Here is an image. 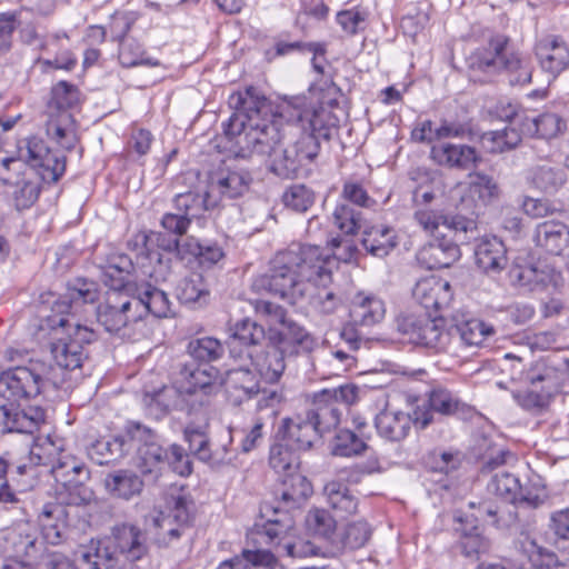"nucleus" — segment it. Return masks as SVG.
<instances>
[{
  "label": "nucleus",
  "mask_w": 569,
  "mask_h": 569,
  "mask_svg": "<svg viewBox=\"0 0 569 569\" xmlns=\"http://www.w3.org/2000/svg\"><path fill=\"white\" fill-rule=\"evenodd\" d=\"M310 480L299 470L282 475L279 498L274 502L260 506L254 533L258 540L274 547L282 555L301 558L312 551L311 545L295 537L296 512L299 511L312 495Z\"/></svg>",
  "instance_id": "1"
},
{
  "label": "nucleus",
  "mask_w": 569,
  "mask_h": 569,
  "mask_svg": "<svg viewBox=\"0 0 569 569\" xmlns=\"http://www.w3.org/2000/svg\"><path fill=\"white\" fill-rule=\"evenodd\" d=\"M288 127L295 131L296 139L289 146L305 169L312 173L321 151V142L331 138L338 118L323 104L312 103L306 94L284 96Z\"/></svg>",
  "instance_id": "2"
},
{
  "label": "nucleus",
  "mask_w": 569,
  "mask_h": 569,
  "mask_svg": "<svg viewBox=\"0 0 569 569\" xmlns=\"http://www.w3.org/2000/svg\"><path fill=\"white\" fill-rule=\"evenodd\" d=\"M246 96L250 106H258L253 110L250 129L243 136V157L250 154L270 156L281 143L284 137L283 120L288 121L287 103L282 112L273 110L272 102L254 86L246 87Z\"/></svg>",
  "instance_id": "3"
},
{
  "label": "nucleus",
  "mask_w": 569,
  "mask_h": 569,
  "mask_svg": "<svg viewBox=\"0 0 569 569\" xmlns=\"http://www.w3.org/2000/svg\"><path fill=\"white\" fill-rule=\"evenodd\" d=\"M47 321L52 329L50 351L56 363L67 370L80 368L87 358L86 346L97 339L94 330L66 316H51Z\"/></svg>",
  "instance_id": "4"
},
{
  "label": "nucleus",
  "mask_w": 569,
  "mask_h": 569,
  "mask_svg": "<svg viewBox=\"0 0 569 569\" xmlns=\"http://www.w3.org/2000/svg\"><path fill=\"white\" fill-rule=\"evenodd\" d=\"M302 281L309 286H326L332 283V274L339 269L340 262H351L357 256L355 244H347L343 254L330 253L316 244H297L288 249Z\"/></svg>",
  "instance_id": "5"
},
{
  "label": "nucleus",
  "mask_w": 569,
  "mask_h": 569,
  "mask_svg": "<svg viewBox=\"0 0 569 569\" xmlns=\"http://www.w3.org/2000/svg\"><path fill=\"white\" fill-rule=\"evenodd\" d=\"M359 388L346 383L335 388H323L306 395L303 413L320 429L322 435L336 430L349 407L358 400Z\"/></svg>",
  "instance_id": "6"
},
{
  "label": "nucleus",
  "mask_w": 569,
  "mask_h": 569,
  "mask_svg": "<svg viewBox=\"0 0 569 569\" xmlns=\"http://www.w3.org/2000/svg\"><path fill=\"white\" fill-rule=\"evenodd\" d=\"M288 250L278 252L270 261L268 270L257 276L252 281V290L257 293H268L297 305L308 295L309 286L301 280Z\"/></svg>",
  "instance_id": "7"
},
{
  "label": "nucleus",
  "mask_w": 569,
  "mask_h": 569,
  "mask_svg": "<svg viewBox=\"0 0 569 569\" xmlns=\"http://www.w3.org/2000/svg\"><path fill=\"white\" fill-rule=\"evenodd\" d=\"M392 327L401 341L417 348L440 352L449 345L443 315L400 311L395 316Z\"/></svg>",
  "instance_id": "8"
},
{
  "label": "nucleus",
  "mask_w": 569,
  "mask_h": 569,
  "mask_svg": "<svg viewBox=\"0 0 569 569\" xmlns=\"http://www.w3.org/2000/svg\"><path fill=\"white\" fill-rule=\"evenodd\" d=\"M51 363L41 359H29L23 366L9 368L0 373V392L7 402L31 400L49 385H57Z\"/></svg>",
  "instance_id": "9"
},
{
  "label": "nucleus",
  "mask_w": 569,
  "mask_h": 569,
  "mask_svg": "<svg viewBox=\"0 0 569 569\" xmlns=\"http://www.w3.org/2000/svg\"><path fill=\"white\" fill-rule=\"evenodd\" d=\"M508 277L513 287L531 293L553 295L563 286L562 273L541 260L517 258L509 268Z\"/></svg>",
  "instance_id": "10"
},
{
  "label": "nucleus",
  "mask_w": 569,
  "mask_h": 569,
  "mask_svg": "<svg viewBox=\"0 0 569 569\" xmlns=\"http://www.w3.org/2000/svg\"><path fill=\"white\" fill-rule=\"evenodd\" d=\"M556 372V369L539 360L531 363L525 372V380L532 388L513 392L517 405L529 412L537 413L545 410L552 397L560 392Z\"/></svg>",
  "instance_id": "11"
},
{
  "label": "nucleus",
  "mask_w": 569,
  "mask_h": 569,
  "mask_svg": "<svg viewBox=\"0 0 569 569\" xmlns=\"http://www.w3.org/2000/svg\"><path fill=\"white\" fill-rule=\"evenodd\" d=\"M18 152L43 182L54 183L66 171V156L52 151L41 137L31 136L20 140Z\"/></svg>",
  "instance_id": "12"
},
{
  "label": "nucleus",
  "mask_w": 569,
  "mask_h": 569,
  "mask_svg": "<svg viewBox=\"0 0 569 569\" xmlns=\"http://www.w3.org/2000/svg\"><path fill=\"white\" fill-rule=\"evenodd\" d=\"M142 306V298L128 293L127 290H107L103 299L96 308L97 321L108 332H118L133 319L138 321L141 316H134Z\"/></svg>",
  "instance_id": "13"
},
{
  "label": "nucleus",
  "mask_w": 569,
  "mask_h": 569,
  "mask_svg": "<svg viewBox=\"0 0 569 569\" xmlns=\"http://www.w3.org/2000/svg\"><path fill=\"white\" fill-rule=\"evenodd\" d=\"M473 411L472 406L461 401L450 390L436 387L428 391L427 400L413 409V425L426 429L433 422V413L466 419L471 417Z\"/></svg>",
  "instance_id": "14"
},
{
  "label": "nucleus",
  "mask_w": 569,
  "mask_h": 569,
  "mask_svg": "<svg viewBox=\"0 0 569 569\" xmlns=\"http://www.w3.org/2000/svg\"><path fill=\"white\" fill-rule=\"evenodd\" d=\"M510 38L502 33L491 36L486 46L477 48L468 58V67L476 74L483 77L481 83L493 82L496 77L502 73L505 59L508 54Z\"/></svg>",
  "instance_id": "15"
},
{
  "label": "nucleus",
  "mask_w": 569,
  "mask_h": 569,
  "mask_svg": "<svg viewBox=\"0 0 569 569\" xmlns=\"http://www.w3.org/2000/svg\"><path fill=\"white\" fill-rule=\"evenodd\" d=\"M417 223L425 231L435 237L438 232H455L461 243H467L478 236L477 214L463 216L456 213L452 216L438 214L430 210H417L413 214Z\"/></svg>",
  "instance_id": "16"
},
{
  "label": "nucleus",
  "mask_w": 569,
  "mask_h": 569,
  "mask_svg": "<svg viewBox=\"0 0 569 569\" xmlns=\"http://www.w3.org/2000/svg\"><path fill=\"white\" fill-rule=\"evenodd\" d=\"M268 341L279 346L289 357L311 353L317 339L302 325L290 317H282L278 326L269 327Z\"/></svg>",
  "instance_id": "17"
},
{
  "label": "nucleus",
  "mask_w": 569,
  "mask_h": 569,
  "mask_svg": "<svg viewBox=\"0 0 569 569\" xmlns=\"http://www.w3.org/2000/svg\"><path fill=\"white\" fill-rule=\"evenodd\" d=\"M221 370L217 367H204L187 359L179 363L178 389L180 393L209 397L217 395L220 387Z\"/></svg>",
  "instance_id": "18"
},
{
  "label": "nucleus",
  "mask_w": 569,
  "mask_h": 569,
  "mask_svg": "<svg viewBox=\"0 0 569 569\" xmlns=\"http://www.w3.org/2000/svg\"><path fill=\"white\" fill-rule=\"evenodd\" d=\"M458 242L455 232H438L418 250L417 262L427 270L449 268L461 256Z\"/></svg>",
  "instance_id": "19"
},
{
  "label": "nucleus",
  "mask_w": 569,
  "mask_h": 569,
  "mask_svg": "<svg viewBox=\"0 0 569 569\" xmlns=\"http://www.w3.org/2000/svg\"><path fill=\"white\" fill-rule=\"evenodd\" d=\"M277 438L287 441L299 451H309L322 443L325 435L303 413L284 417L277 427Z\"/></svg>",
  "instance_id": "20"
},
{
  "label": "nucleus",
  "mask_w": 569,
  "mask_h": 569,
  "mask_svg": "<svg viewBox=\"0 0 569 569\" xmlns=\"http://www.w3.org/2000/svg\"><path fill=\"white\" fill-rule=\"evenodd\" d=\"M246 88L229 96L228 103L233 109L231 116L221 123L222 134L226 140L238 147V154L243 157V142L242 138L250 129L251 118H253V110L258 106H250L249 97L244 94Z\"/></svg>",
  "instance_id": "21"
},
{
  "label": "nucleus",
  "mask_w": 569,
  "mask_h": 569,
  "mask_svg": "<svg viewBox=\"0 0 569 569\" xmlns=\"http://www.w3.org/2000/svg\"><path fill=\"white\" fill-rule=\"evenodd\" d=\"M430 159L437 166L470 172L478 169L482 154L476 147L466 143L442 142L430 148Z\"/></svg>",
  "instance_id": "22"
},
{
  "label": "nucleus",
  "mask_w": 569,
  "mask_h": 569,
  "mask_svg": "<svg viewBox=\"0 0 569 569\" xmlns=\"http://www.w3.org/2000/svg\"><path fill=\"white\" fill-rule=\"evenodd\" d=\"M251 181L247 170L220 167L209 176L208 196L211 199H217L218 196L220 200L237 199L249 190Z\"/></svg>",
  "instance_id": "23"
},
{
  "label": "nucleus",
  "mask_w": 569,
  "mask_h": 569,
  "mask_svg": "<svg viewBox=\"0 0 569 569\" xmlns=\"http://www.w3.org/2000/svg\"><path fill=\"white\" fill-rule=\"evenodd\" d=\"M44 410L39 406L21 407L12 402L0 403V431L33 433L44 422Z\"/></svg>",
  "instance_id": "24"
},
{
  "label": "nucleus",
  "mask_w": 569,
  "mask_h": 569,
  "mask_svg": "<svg viewBox=\"0 0 569 569\" xmlns=\"http://www.w3.org/2000/svg\"><path fill=\"white\" fill-rule=\"evenodd\" d=\"M99 297L98 282L77 277L67 282L64 295L54 302L52 310L57 316H73L82 306L97 302Z\"/></svg>",
  "instance_id": "25"
},
{
  "label": "nucleus",
  "mask_w": 569,
  "mask_h": 569,
  "mask_svg": "<svg viewBox=\"0 0 569 569\" xmlns=\"http://www.w3.org/2000/svg\"><path fill=\"white\" fill-rule=\"evenodd\" d=\"M34 512L43 540L52 546L62 543L68 521L67 508L58 500L38 501Z\"/></svg>",
  "instance_id": "26"
},
{
  "label": "nucleus",
  "mask_w": 569,
  "mask_h": 569,
  "mask_svg": "<svg viewBox=\"0 0 569 569\" xmlns=\"http://www.w3.org/2000/svg\"><path fill=\"white\" fill-rule=\"evenodd\" d=\"M535 54L541 69L556 79L569 68V46L559 34L541 38L535 47Z\"/></svg>",
  "instance_id": "27"
},
{
  "label": "nucleus",
  "mask_w": 569,
  "mask_h": 569,
  "mask_svg": "<svg viewBox=\"0 0 569 569\" xmlns=\"http://www.w3.org/2000/svg\"><path fill=\"white\" fill-rule=\"evenodd\" d=\"M181 262L188 267L211 269L224 257L223 248L216 240L198 239L193 236L183 238Z\"/></svg>",
  "instance_id": "28"
},
{
  "label": "nucleus",
  "mask_w": 569,
  "mask_h": 569,
  "mask_svg": "<svg viewBox=\"0 0 569 569\" xmlns=\"http://www.w3.org/2000/svg\"><path fill=\"white\" fill-rule=\"evenodd\" d=\"M251 366L262 382L277 385L286 370V357H289L279 346L270 341L259 350L249 353Z\"/></svg>",
  "instance_id": "29"
},
{
  "label": "nucleus",
  "mask_w": 569,
  "mask_h": 569,
  "mask_svg": "<svg viewBox=\"0 0 569 569\" xmlns=\"http://www.w3.org/2000/svg\"><path fill=\"white\" fill-rule=\"evenodd\" d=\"M413 299L426 309L440 311L449 306L453 293L447 280L437 277H427L417 281L412 289Z\"/></svg>",
  "instance_id": "30"
},
{
  "label": "nucleus",
  "mask_w": 569,
  "mask_h": 569,
  "mask_svg": "<svg viewBox=\"0 0 569 569\" xmlns=\"http://www.w3.org/2000/svg\"><path fill=\"white\" fill-rule=\"evenodd\" d=\"M476 266L487 276L495 277L508 266L507 248L496 237H483L473 249Z\"/></svg>",
  "instance_id": "31"
},
{
  "label": "nucleus",
  "mask_w": 569,
  "mask_h": 569,
  "mask_svg": "<svg viewBox=\"0 0 569 569\" xmlns=\"http://www.w3.org/2000/svg\"><path fill=\"white\" fill-rule=\"evenodd\" d=\"M532 242L541 252L560 256L569 249V227L559 220H545L535 227Z\"/></svg>",
  "instance_id": "32"
},
{
  "label": "nucleus",
  "mask_w": 569,
  "mask_h": 569,
  "mask_svg": "<svg viewBox=\"0 0 569 569\" xmlns=\"http://www.w3.org/2000/svg\"><path fill=\"white\" fill-rule=\"evenodd\" d=\"M446 331L451 337H459L467 347H478L488 338L496 333L492 325L481 319L467 315H456L452 318L451 326L446 325Z\"/></svg>",
  "instance_id": "33"
},
{
  "label": "nucleus",
  "mask_w": 569,
  "mask_h": 569,
  "mask_svg": "<svg viewBox=\"0 0 569 569\" xmlns=\"http://www.w3.org/2000/svg\"><path fill=\"white\" fill-rule=\"evenodd\" d=\"M170 446L158 441L153 431L144 426V479L158 482L168 475Z\"/></svg>",
  "instance_id": "34"
},
{
  "label": "nucleus",
  "mask_w": 569,
  "mask_h": 569,
  "mask_svg": "<svg viewBox=\"0 0 569 569\" xmlns=\"http://www.w3.org/2000/svg\"><path fill=\"white\" fill-rule=\"evenodd\" d=\"M398 234L393 227L373 224L362 231L361 246L375 258H386L398 247Z\"/></svg>",
  "instance_id": "35"
},
{
  "label": "nucleus",
  "mask_w": 569,
  "mask_h": 569,
  "mask_svg": "<svg viewBox=\"0 0 569 569\" xmlns=\"http://www.w3.org/2000/svg\"><path fill=\"white\" fill-rule=\"evenodd\" d=\"M81 569H112L118 562L117 548L111 539L91 540L80 550Z\"/></svg>",
  "instance_id": "36"
},
{
  "label": "nucleus",
  "mask_w": 569,
  "mask_h": 569,
  "mask_svg": "<svg viewBox=\"0 0 569 569\" xmlns=\"http://www.w3.org/2000/svg\"><path fill=\"white\" fill-rule=\"evenodd\" d=\"M413 423V413H407L400 410L392 411L385 409L375 418V427L380 437L389 441L403 440Z\"/></svg>",
  "instance_id": "37"
},
{
  "label": "nucleus",
  "mask_w": 569,
  "mask_h": 569,
  "mask_svg": "<svg viewBox=\"0 0 569 569\" xmlns=\"http://www.w3.org/2000/svg\"><path fill=\"white\" fill-rule=\"evenodd\" d=\"M386 313L385 302L373 293L358 292L350 307V319L360 326L370 327L380 322Z\"/></svg>",
  "instance_id": "38"
},
{
  "label": "nucleus",
  "mask_w": 569,
  "mask_h": 569,
  "mask_svg": "<svg viewBox=\"0 0 569 569\" xmlns=\"http://www.w3.org/2000/svg\"><path fill=\"white\" fill-rule=\"evenodd\" d=\"M50 465L51 473L59 485L70 483L73 480L88 481L90 479V471L86 463L66 450H59L56 457L50 460Z\"/></svg>",
  "instance_id": "39"
},
{
  "label": "nucleus",
  "mask_w": 569,
  "mask_h": 569,
  "mask_svg": "<svg viewBox=\"0 0 569 569\" xmlns=\"http://www.w3.org/2000/svg\"><path fill=\"white\" fill-rule=\"evenodd\" d=\"M148 242L149 237L144 233V261H148L149 263L156 262L162 277L170 271L171 257H174L181 262L180 251L182 249L183 239H178L174 236L166 237L159 234L157 238V244L162 252L150 249L148 247Z\"/></svg>",
  "instance_id": "40"
},
{
  "label": "nucleus",
  "mask_w": 569,
  "mask_h": 569,
  "mask_svg": "<svg viewBox=\"0 0 569 569\" xmlns=\"http://www.w3.org/2000/svg\"><path fill=\"white\" fill-rule=\"evenodd\" d=\"M269 171L276 177L287 180L310 176L309 169H305L289 144L286 148L278 147L269 156Z\"/></svg>",
  "instance_id": "41"
},
{
  "label": "nucleus",
  "mask_w": 569,
  "mask_h": 569,
  "mask_svg": "<svg viewBox=\"0 0 569 569\" xmlns=\"http://www.w3.org/2000/svg\"><path fill=\"white\" fill-rule=\"evenodd\" d=\"M223 343L211 336L191 338L186 346L188 359L204 367H216L224 356Z\"/></svg>",
  "instance_id": "42"
},
{
  "label": "nucleus",
  "mask_w": 569,
  "mask_h": 569,
  "mask_svg": "<svg viewBox=\"0 0 569 569\" xmlns=\"http://www.w3.org/2000/svg\"><path fill=\"white\" fill-rule=\"evenodd\" d=\"M210 290L201 273L184 277L177 287V298L192 309L206 307L210 302Z\"/></svg>",
  "instance_id": "43"
},
{
  "label": "nucleus",
  "mask_w": 569,
  "mask_h": 569,
  "mask_svg": "<svg viewBox=\"0 0 569 569\" xmlns=\"http://www.w3.org/2000/svg\"><path fill=\"white\" fill-rule=\"evenodd\" d=\"M299 452L287 441L279 440L277 432H274L269 448V466L277 473L281 475L299 470L301 463Z\"/></svg>",
  "instance_id": "44"
},
{
  "label": "nucleus",
  "mask_w": 569,
  "mask_h": 569,
  "mask_svg": "<svg viewBox=\"0 0 569 569\" xmlns=\"http://www.w3.org/2000/svg\"><path fill=\"white\" fill-rule=\"evenodd\" d=\"M527 179L532 188L546 194H555L567 181V174L561 167L540 164L529 170Z\"/></svg>",
  "instance_id": "45"
},
{
  "label": "nucleus",
  "mask_w": 569,
  "mask_h": 569,
  "mask_svg": "<svg viewBox=\"0 0 569 569\" xmlns=\"http://www.w3.org/2000/svg\"><path fill=\"white\" fill-rule=\"evenodd\" d=\"M323 493L337 516L346 518L356 513L359 500L346 483L339 480L329 481L323 488Z\"/></svg>",
  "instance_id": "46"
},
{
  "label": "nucleus",
  "mask_w": 569,
  "mask_h": 569,
  "mask_svg": "<svg viewBox=\"0 0 569 569\" xmlns=\"http://www.w3.org/2000/svg\"><path fill=\"white\" fill-rule=\"evenodd\" d=\"M167 507L169 509L168 516H163L161 519H154V522L160 528L164 527V523L169 525L174 521L179 527H189L194 519V501L188 493L171 495L167 499Z\"/></svg>",
  "instance_id": "47"
},
{
  "label": "nucleus",
  "mask_w": 569,
  "mask_h": 569,
  "mask_svg": "<svg viewBox=\"0 0 569 569\" xmlns=\"http://www.w3.org/2000/svg\"><path fill=\"white\" fill-rule=\"evenodd\" d=\"M173 204L177 211L187 217L191 222L193 219L202 217L204 211L213 209L218 204V200L211 199L208 196V190L204 193L187 191L177 194L173 199Z\"/></svg>",
  "instance_id": "48"
},
{
  "label": "nucleus",
  "mask_w": 569,
  "mask_h": 569,
  "mask_svg": "<svg viewBox=\"0 0 569 569\" xmlns=\"http://www.w3.org/2000/svg\"><path fill=\"white\" fill-rule=\"evenodd\" d=\"M502 72L508 77L511 87L527 86L532 81L533 64L530 57L522 54L520 51L508 50L505 59Z\"/></svg>",
  "instance_id": "49"
},
{
  "label": "nucleus",
  "mask_w": 569,
  "mask_h": 569,
  "mask_svg": "<svg viewBox=\"0 0 569 569\" xmlns=\"http://www.w3.org/2000/svg\"><path fill=\"white\" fill-rule=\"evenodd\" d=\"M111 539L117 548V555H127L130 560H139L142 556L140 546V529L130 523L116 526L112 530Z\"/></svg>",
  "instance_id": "50"
},
{
  "label": "nucleus",
  "mask_w": 569,
  "mask_h": 569,
  "mask_svg": "<svg viewBox=\"0 0 569 569\" xmlns=\"http://www.w3.org/2000/svg\"><path fill=\"white\" fill-rule=\"evenodd\" d=\"M567 128L566 121L553 112H543L536 118H526L522 130L531 137L551 139L563 132Z\"/></svg>",
  "instance_id": "51"
},
{
  "label": "nucleus",
  "mask_w": 569,
  "mask_h": 569,
  "mask_svg": "<svg viewBox=\"0 0 569 569\" xmlns=\"http://www.w3.org/2000/svg\"><path fill=\"white\" fill-rule=\"evenodd\" d=\"M46 130L49 137L67 151L76 147L77 138L73 129L72 117L69 111L50 116Z\"/></svg>",
  "instance_id": "52"
},
{
  "label": "nucleus",
  "mask_w": 569,
  "mask_h": 569,
  "mask_svg": "<svg viewBox=\"0 0 569 569\" xmlns=\"http://www.w3.org/2000/svg\"><path fill=\"white\" fill-rule=\"evenodd\" d=\"M520 550L528 558L533 569H569L565 563L560 562L558 556L541 546L529 536H525L520 541Z\"/></svg>",
  "instance_id": "53"
},
{
  "label": "nucleus",
  "mask_w": 569,
  "mask_h": 569,
  "mask_svg": "<svg viewBox=\"0 0 569 569\" xmlns=\"http://www.w3.org/2000/svg\"><path fill=\"white\" fill-rule=\"evenodd\" d=\"M228 383L231 388L241 390L247 400L259 396L261 380L247 367H238L221 373L220 385Z\"/></svg>",
  "instance_id": "54"
},
{
  "label": "nucleus",
  "mask_w": 569,
  "mask_h": 569,
  "mask_svg": "<svg viewBox=\"0 0 569 569\" xmlns=\"http://www.w3.org/2000/svg\"><path fill=\"white\" fill-rule=\"evenodd\" d=\"M230 337L241 346L257 347L263 340L268 341L269 328L266 330L262 325L244 317L230 327Z\"/></svg>",
  "instance_id": "55"
},
{
  "label": "nucleus",
  "mask_w": 569,
  "mask_h": 569,
  "mask_svg": "<svg viewBox=\"0 0 569 569\" xmlns=\"http://www.w3.org/2000/svg\"><path fill=\"white\" fill-rule=\"evenodd\" d=\"M468 191L472 198H477L482 204L487 206L499 197V186L492 176L483 171L473 169L468 173Z\"/></svg>",
  "instance_id": "56"
},
{
  "label": "nucleus",
  "mask_w": 569,
  "mask_h": 569,
  "mask_svg": "<svg viewBox=\"0 0 569 569\" xmlns=\"http://www.w3.org/2000/svg\"><path fill=\"white\" fill-rule=\"evenodd\" d=\"M107 487L118 497L126 500L140 495L142 490L141 477L129 469L118 470L106 479Z\"/></svg>",
  "instance_id": "57"
},
{
  "label": "nucleus",
  "mask_w": 569,
  "mask_h": 569,
  "mask_svg": "<svg viewBox=\"0 0 569 569\" xmlns=\"http://www.w3.org/2000/svg\"><path fill=\"white\" fill-rule=\"evenodd\" d=\"M368 449L367 442L355 431L343 428L336 431L330 442V452L335 457H353Z\"/></svg>",
  "instance_id": "58"
},
{
  "label": "nucleus",
  "mask_w": 569,
  "mask_h": 569,
  "mask_svg": "<svg viewBox=\"0 0 569 569\" xmlns=\"http://www.w3.org/2000/svg\"><path fill=\"white\" fill-rule=\"evenodd\" d=\"M317 200L315 190L305 183H292L287 187L281 196L284 208L305 213L311 209Z\"/></svg>",
  "instance_id": "59"
},
{
  "label": "nucleus",
  "mask_w": 569,
  "mask_h": 569,
  "mask_svg": "<svg viewBox=\"0 0 569 569\" xmlns=\"http://www.w3.org/2000/svg\"><path fill=\"white\" fill-rule=\"evenodd\" d=\"M465 510L468 511L469 515H472L476 521L482 527L488 525L497 529H502L506 526L499 515L500 508L496 500L485 498L477 501H469Z\"/></svg>",
  "instance_id": "60"
},
{
  "label": "nucleus",
  "mask_w": 569,
  "mask_h": 569,
  "mask_svg": "<svg viewBox=\"0 0 569 569\" xmlns=\"http://www.w3.org/2000/svg\"><path fill=\"white\" fill-rule=\"evenodd\" d=\"M124 446V438L99 439L88 448V456L97 465H109L123 455Z\"/></svg>",
  "instance_id": "61"
},
{
  "label": "nucleus",
  "mask_w": 569,
  "mask_h": 569,
  "mask_svg": "<svg viewBox=\"0 0 569 569\" xmlns=\"http://www.w3.org/2000/svg\"><path fill=\"white\" fill-rule=\"evenodd\" d=\"M488 491L501 497L503 500L517 503V496L520 492V480L508 471L497 472L490 479Z\"/></svg>",
  "instance_id": "62"
},
{
  "label": "nucleus",
  "mask_w": 569,
  "mask_h": 569,
  "mask_svg": "<svg viewBox=\"0 0 569 569\" xmlns=\"http://www.w3.org/2000/svg\"><path fill=\"white\" fill-rule=\"evenodd\" d=\"M331 284L311 286L303 300L323 315L333 313L341 303L340 297L330 288Z\"/></svg>",
  "instance_id": "63"
},
{
  "label": "nucleus",
  "mask_w": 569,
  "mask_h": 569,
  "mask_svg": "<svg viewBox=\"0 0 569 569\" xmlns=\"http://www.w3.org/2000/svg\"><path fill=\"white\" fill-rule=\"evenodd\" d=\"M308 531L325 540H330L335 535L337 522L328 510L313 508L306 517Z\"/></svg>",
  "instance_id": "64"
}]
</instances>
